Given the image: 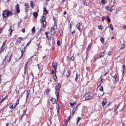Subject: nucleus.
I'll return each mask as SVG.
<instances>
[{
	"mask_svg": "<svg viewBox=\"0 0 126 126\" xmlns=\"http://www.w3.org/2000/svg\"><path fill=\"white\" fill-rule=\"evenodd\" d=\"M111 53H112V52L110 51L108 53V55H110L111 54Z\"/></svg>",
	"mask_w": 126,
	"mask_h": 126,
	"instance_id": "nucleus-55",
	"label": "nucleus"
},
{
	"mask_svg": "<svg viewBox=\"0 0 126 126\" xmlns=\"http://www.w3.org/2000/svg\"><path fill=\"white\" fill-rule=\"evenodd\" d=\"M7 96H5V97L1 100L0 102V103H1L2 101H4V100H5L6 99Z\"/></svg>",
	"mask_w": 126,
	"mask_h": 126,
	"instance_id": "nucleus-50",
	"label": "nucleus"
},
{
	"mask_svg": "<svg viewBox=\"0 0 126 126\" xmlns=\"http://www.w3.org/2000/svg\"><path fill=\"white\" fill-rule=\"evenodd\" d=\"M112 7H113V6H111L110 8V9H109V11H110V12L112 11L113 10V9H112Z\"/></svg>",
	"mask_w": 126,
	"mask_h": 126,
	"instance_id": "nucleus-54",
	"label": "nucleus"
},
{
	"mask_svg": "<svg viewBox=\"0 0 126 126\" xmlns=\"http://www.w3.org/2000/svg\"><path fill=\"white\" fill-rule=\"evenodd\" d=\"M53 77L54 79H55L56 81H57V77L56 75V73H55V74L54 76H53Z\"/></svg>",
	"mask_w": 126,
	"mask_h": 126,
	"instance_id": "nucleus-25",
	"label": "nucleus"
},
{
	"mask_svg": "<svg viewBox=\"0 0 126 126\" xmlns=\"http://www.w3.org/2000/svg\"><path fill=\"white\" fill-rule=\"evenodd\" d=\"M32 34L35 32V29L34 26V27L32 28Z\"/></svg>",
	"mask_w": 126,
	"mask_h": 126,
	"instance_id": "nucleus-22",
	"label": "nucleus"
},
{
	"mask_svg": "<svg viewBox=\"0 0 126 126\" xmlns=\"http://www.w3.org/2000/svg\"><path fill=\"white\" fill-rule=\"evenodd\" d=\"M44 12H46V14H47V10H46V9L45 8H44Z\"/></svg>",
	"mask_w": 126,
	"mask_h": 126,
	"instance_id": "nucleus-48",
	"label": "nucleus"
},
{
	"mask_svg": "<svg viewBox=\"0 0 126 126\" xmlns=\"http://www.w3.org/2000/svg\"><path fill=\"white\" fill-rule=\"evenodd\" d=\"M30 5L31 6L32 8H33V2L32 1H31L30 2Z\"/></svg>",
	"mask_w": 126,
	"mask_h": 126,
	"instance_id": "nucleus-32",
	"label": "nucleus"
},
{
	"mask_svg": "<svg viewBox=\"0 0 126 126\" xmlns=\"http://www.w3.org/2000/svg\"><path fill=\"white\" fill-rule=\"evenodd\" d=\"M19 101L18 99H17V101H16V105H17L19 104Z\"/></svg>",
	"mask_w": 126,
	"mask_h": 126,
	"instance_id": "nucleus-43",
	"label": "nucleus"
},
{
	"mask_svg": "<svg viewBox=\"0 0 126 126\" xmlns=\"http://www.w3.org/2000/svg\"><path fill=\"white\" fill-rule=\"evenodd\" d=\"M16 11L18 13L20 12V11L19 10V5L18 4H17L16 6Z\"/></svg>",
	"mask_w": 126,
	"mask_h": 126,
	"instance_id": "nucleus-6",
	"label": "nucleus"
},
{
	"mask_svg": "<svg viewBox=\"0 0 126 126\" xmlns=\"http://www.w3.org/2000/svg\"><path fill=\"white\" fill-rule=\"evenodd\" d=\"M91 44L90 43V44H89L88 46V47H87V51L88 50H89L90 49H91Z\"/></svg>",
	"mask_w": 126,
	"mask_h": 126,
	"instance_id": "nucleus-21",
	"label": "nucleus"
},
{
	"mask_svg": "<svg viewBox=\"0 0 126 126\" xmlns=\"http://www.w3.org/2000/svg\"><path fill=\"white\" fill-rule=\"evenodd\" d=\"M80 24L79 23H78L76 25V27L78 29L79 31L80 32Z\"/></svg>",
	"mask_w": 126,
	"mask_h": 126,
	"instance_id": "nucleus-7",
	"label": "nucleus"
},
{
	"mask_svg": "<svg viewBox=\"0 0 126 126\" xmlns=\"http://www.w3.org/2000/svg\"><path fill=\"white\" fill-rule=\"evenodd\" d=\"M99 90L101 91H103V87L102 86H100L99 88Z\"/></svg>",
	"mask_w": 126,
	"mask_h": 126,
	"instance_id": "nucleus-38",
	"label": "nucleus"
},
{
	"mask_svg": "<svg viewBox=\"0 0 126 126\" xmlns=\"http://www.w3.org/2000/svg\"><path fill=\"white\" fill-rule=\"evenodd\" d=\"M92 98V96L90 95H88L86 96L85 98V100H88L91 99Z\"/></svg>",
	"mask_w": 126,
	"mask_h": 126,
	"instance_id": "nucleus-11",
	"label": "nucleus"
},
{
	"mask_svg": "<svg viewBox=\"0 0 126 126\" xmlns=\"http://www.w3.org/2000/svg\"><path fill=\"white\" fill-rule=\"evenodd\" d=\"M50 91V90L48 89H47L46 93L47 94V93H49Z\"/></svg>",
	"mask_w": 126,
	"mask_h": 126,
	"instance_id": "nucleus-34",
	"label": "nucleus"
},
{
	"mask_svg": "<svg viewBox=\"0 0 126 126\" xmlns=\"http://www.w3.org/2000/svg\"><path fill=\"white\" fill-rule=\"evenodd\" d=\"M123 28L124 29H126V25L124 26Z\"/></svg>",
	"mask_w": 126,
	"mask_h": 126,
	"instance_id": "nucleus-64",
	"label": "nucleus"
},
{
	"mask_svg": "<svg viewBox=\"0 0 126 126\" xmlns=\"http://www.w3.org/2000/svg\"><path fill=\"white\" fill-rule=\"evenodd\" d=\"M12 27V26H11V27H10V29L11 30V31L10 32V34H11L12 33V32L13 31V30H11V28Z\"/></svg>",
	"mask_w": 126,
	"mask_h": 126,
	"instance_id": "nucleus-53",
	"label": "nucleus"
},
{
	"mask_svg": "<svg viewBox=\"0 0 126 126\" xmlns=\"http://www.w3.org/2000/svg\"><path fill=\"white\" fill-rule=\"evenodd\" d=\"M106 63V61H103L102 62V63L103 64H104Z\"/></svg>",
	"mask_w": 126,
	"mask_h": 126,
	"instance_id": "nucleus-59",
	"label": "nucleus"
},
{
	"mask_svg": "<svg viewBox=\"0 0 126 126\" xmlns=\"http://www.w3.org/2000/svg\"><path fill=\"white\" fill-rule=\"evenodd\" d=\"M57 107H58V108H57V107H56V108L57 109V112H59V104H58V106H57Z\"/></svg>",
	"mask_w": 126,
	"mask_h": 126,
	"instance_id": "nucleus-42",
	"label": "nucleus"
},
{
	"mask_svg": "<svg viewBox=\"0 0 126 126\" xmlns=\"http://www.w3.org/2000/svg\"><path fill=\"white\" fill-rule=\"evenodd\" d=\"M61 88V85L60 83H58L55 87V94L58 99L59 96L60 90Z\"/></svg>",
	"mask_w": 126,
	"mask_h": 126,
	"instance_id": "nucleus-1",
	"label": "nucleus"
},
{
	"mask_svg": "<svg viewBox=\"0 0 126 126\" xmlns=\"http://www.w3.org/2000/svg\"><path fill=\"white\" fill-rule=\"evenodd\" d=\"M119 106V104L117 105H115L114 107V111H115L118 108Z\"/></svg>",
	"mask_w": 126,
	"mask_h": 126,
	"instance_id": "nucleus-16",
	"label": "nucleus"
},
{
	"mask_svg": "<svg viewBox=\"0 0 126 126\" xmlns=\"http://www.w3.org/2000/svg\"><path fill=\"white\" fill-rule=\"evenodd\" d=\"M9 105H10L9 108L11 109H13V105L12 104L10 103H9Z\"/></svg>",
	"mask_w": 126,
	"mask_h": 126,
	"instance_id": "nucleus-26",
	"label": "nucleus"
},
{
	"mask_svg": "<svg viewBox=\"0 0 126 126\" xmlns=\"http://www.w3.org/2000/svg\"><path fill=\"white\" fill-rule=\"evenodd\" d=\"M109 8V6H107L105 7V8L106 9V10L108 11L109 10V9H108V8Z\"/></svg>",
	"mask_w": 126,
	"mask_h": 126,
	"instance_id": "nucleus-46",
	"label": "nucleus"
},
{
	"mask_svg": "<svg viewBox=\"0 0 126 126\" xmlns=\"http://www.w3.org/2000/svg\"><path fill=\"white\" fill-rule=\"evenodd\" d=\"M78 78V75L76 73V77H75V80L76 81H77V80Z\"/></svg>",
	"mask_w": 126,
	"mask_h": 126,
	"instance_id": "nucleus-39",
	"label": "nucleus"
},
{
	"mask_svg": "<svg viewBox=\"0 0 126 126\" xmlns=\"http://www.w3.org/2000/svg\"><path fill=\"white\" fill-rule=\"evenodd\" d=\"M52 65L53 67L54 68L55 71H56L57 69V63L55 62H53L52 64Z\"/></svg>",
	"mask_w": 126,
	"mask_h": 126,
	"instance_id": "nucleus-3",
	"label": "nucleus"
},
{
	"mask_svg": "<svg viewBox=\"0 0 126 126\" xmlns=\"http://www.w3.org/2000/svg\"><path fill=\"white\" fill-rule=\"evenodd\" d=\"M105 54V52L104 51L103 52H101L99 55V56L98 57V58H100L104 56Z\"/></svg>",
	"mask_w": 126,
	"mask_h": 126,
	"instance_id": "nucleus-5",
	"label": "nucleus"
},
{
	"mask_svg": "<svg viewBox=\"0 0 126 126\" xmlns=\"http://www.w3.org/2000/svg\"><path fill=\"white\" fill-rule=\"evenodd\" d=\"M12 14L13 13L11 12L8 10H5L3 12L2 15L3 17L6 18L12 15Z\"/></svg>",
	"mask_w": 126,
	"mask_h": 126,
	"instance_id": "nucleus-2",
	"label": "nucleus"
},
{
	"mask_svg": "<svg viewBox=\"0 0 126 126\" xmlns=\"http://www.w3.org/2000/svg\"><path fill=\"white\" fill-rule=\"evenodd\" d=\"M21 31L23 32V33L25 31V29H22L21 30Z\"/></svg>",
	"mask_w": 126,
	"mask_h": 126,
	"instance_id": "nucleus-58",
	"label": "nucleus"
},
{
	"mask_svg": "<svg viewBox=\"0 0 126 126\" xmlns=\"http://www.w3.org/2000/svg\"><path fill=\"white\" fill-rule=\"evenodd\" d=\"M43 23V27L44 28L46 26V25L47 24V22L46 21H42Z\"/></svg>",
	"mask_w": 126,
	"mask_h": 126,
	"instance_id": "nucleus-19",
	"label": "nucleus"
},
{
	"mask_svg": "<svg viewBox=\"0 0 126 126\" xmlns=\"http://www.w3.org/2000/svg\"><path fill=\"white\" fill-rule=\"evenodd\" d=\"M57 25H54L53 27H52L51 29V30L55 31L57 29Z\"/></svg>",
	"mask_w": 126,
	"mask_h": 126,
	"instance_id": "nucleus-10",
	"label": "nucleus"
},
{
	"mask_svg": "<svg viewBox=\"0 0 126 126\" xmlns=\"http://www.w3.org/2000/svg\"><path fill=\"white\" fill-rule=\"evenodd\" d=\"M28 68V65H25L24 68L27 69Z\"/></svg>",
	"mask_w": 126,
	"mask_h": 126,
	"instance_id": "nucleus-60",
	"label": "nucleus"
},
{
	"mask_svg": "<svg viewBox=\"0 0 126 126\" xmlns=\"http://www.w3.org/2000/svg\"><path fill=\"white\" fill-rule=\"evenodd\" d=\"M25 6V10L26 13L28 12V9L29 8V6H28V4L27 3H25L24 4Z\"/></svg>",
	"mask_w": 126,
	"mask_h": 126,
	"instance_id": "nucleus-4",
	"label": "nucleus"
},
{
	"mask_svg": "<svg viewBox=\"0 0 126 126\" xmlns=\"http://www.w3.org/2000/svg\"><path fill=\"white\" fill-rule=\"evenodd\" d=\"M4 46H3L2 45L1 47V48L0 50V52L1 53L2 52H3L5 49V48L4 47H3Z\"/></svg>",
	"mask_w": 126,
	"mask_h": 126,
	"instance_id": "nucleus-20",
	"label": "nucleus"
},
{
	"mask_svg": "<svg viewBox=\"0 0 126 126\" xmlns=\"http://www.w3.org/2000/svg\"><path fill=\"white\" fill-rule=\"evenodd\" d=\"M56 100L54 99L53 98V99H52L51 100V102L52 104H54L55 103H56Z\"/></svg>",
	"mask_w": 126,
	"mask_h": 126,
	"instance_id": "nucleus-24",
	"label": "nucleus"
},
{
	"mask_svg": "<svg viewBox=\"0 0 126 126\" xmlns=\"http://www.w3.org/2000/svg\"><path fill=\"white\" fill-rule=\"evenodd\" d=\"M81 118L80 117H78V120L77 121V123L80 120V119H81Z\"/></svg>",
	"mask_w": 126,
	"mask_h": 126,
	"instance_id": "nucleus-56",
	"label": "nucleus"
},
{
	"mask_svg": "<svg viewBox=\"0 0 126 126\" xmlns=\"http://www.w3.org/2000/svg\"><path fill=\"white\" fill-rule=\"evenodd\" d=\"M23 117H22V116H20L19 117V119L20 120H21L22 119V118Z\"/></svg>",
	"mask_w": 126,
	"mask_h": 126,
	"instance_id": "nucleus-62",
	"label": "nucleus"
},
{
	"mask_svg": "<svg viewBox=\"0 0 126 126\" xmlns=\"http://www.w3.org/2000/svg\"><path fill=\"white\" fill-rule=\"evenodd\" d=\"M49 32H45V34L46 36V37L48 39V40L49 37L47 35L49 33Z\"/></svg>",
	"mask_w": 126,
	"mask_h": 126,
	"instance_id": "nucleus-36",
	"label": "nucleus"
},
{
	"mask_svg": "<svg viewBox=\"0 0 126 126\" xmlns=\"http://www.w3.org/2000/svg\"><path fill=\"white\" fill-rule=\"evenodd\" d=\"M23 117H22V116H20L19 117V119L20 120H21L22 119V118Z\"/></svg>",
	"mask_w": 126,
	"mask_h": 126,
	"instance_id": "nucleus-61",
	"label": "nucleus"
},
{
	"mask_svg": "<svg viewBox=\"0 0 126 126\" xmlns=\"http://www.w3.org/2000/svg\"><path fill=\"white\" fill-rule=\"evenodd\" d=\"M107 20L108 21V22H109L110 23V22H111L110 19L109 18H108Z\"/></svg>",
	"mask_w": 126,
	"mask_h": 126,
	"instance_id": "nucleus-51",
	"label": "nucleus"
},
{
	"mask_svg": "<svg viewBox=\"0 0 126 126\" xmlns=\"http://www.w3.org/2000/svg\"><path fill=\"white\" fill-rule=\"evenodd\" d=\"M86 70L87 71H89L90 69L88 67H86Z\"/></svg>",
	"mask_w": 126,
	"mask_h": 126,
	"instance_id": "nucleus-57",
	"label": "nucleus"
},
{
	"mask_svg": "<svg viewBox=\"0 0 126 126\" xmlns=\"http://www.w3.org/2000/svg\"><path fill=\"white\" fill-rule=\"evenodd\" d=\"M110 28L111 31H112L113 30V28L112 25L111 24L110 25Z\"/></svg>",
	"mask_w": 126,
	"mask_h": 126,
	"instance_id": "nucleus-37",
	"label": "nucleus"
},
{
	"mask_svg": "<svg viewBox=\"0 0 126 126\" xmlns=\"http://www.w3.org/2000/svg\"><path fill=\"white\" fill-rule=\"evenodd\" d=\"M76 104V102H74L73 103H72L71 102L69 103L70 104L72 107L74 105H75Z\"/></svg>",
	"mask_w": 126,
	"mask_h": 126,
	"instance_id": "nucleus-28",
	"label": "nucleus"
},
{
	"mask_svg": "<svg viewBox=\"0 0 126 126\" xmlns=\"http://www.w3.org/2000/svg\"><path fill=\"white\" fill-rule=\"evenodd\" d=\"M31 40L30 41L26 44V47H27L30 44Z\"/></svg>",
	"mask_w": 126,
	"mask_h": 126,
	"instance_id": "nucleus-40",
	"label": "nucleus"
},
{
	"mask_svg": "<svg viewBox=\"0 0 126 126\" xmlns=\"http://www.w3.org/2000/svg\"><path fill=\"white\" fill-rule=\"evenodd\" d=\"M107 102L106 99V98H103V101L102 102V104L103 106L106 105Z\"/></svg>",
	"mask_w": 126,
	"mask_h": 126,
	"instance_id": "nucleus-9",
	"label": "nucleus"
},
{
	"mask_svg": "<svg viewBox=\"0 0 126 126\" xmlns=\"http://www.w3.org/2000/svg\"><path fill=\"white\" fill-rule=\"evenodd\" d=\"M22 39V37H18L16 39L17 42L19 43H20L21 42V41Z\"/></svg>",
	"mask_w": 126,
	"mask_h": 126,
	"instance_id": "nucleus-8",
	"label": "nucleus"
},
{
	"mask_svg": "<svg viewBox=\"0 0 126 126\" xmlns=\"http://www.w3.org/2000/svg\"><path fill=\"white\" fill-rule=\"evenodd\" d=\"M23 113L22 114L23 115H25L26 114V111L25 110H23Z\"/></svg>",
	"mask_w": 126,
	"mask_h": 126,
	"instance_id": "nucleus-52",
	"label": "nucleus"
},
{
	"mask_svg": "<svg viewBox=\"0 0 126 126\" xmlns=\"http://www.w3.org/2000/svg\"><path fill=\"white\" fill-rule=\"evenodd\" d=\"M41 32V29H40L39 31H38V35Z\"/></svg>",
	"mask_w": 126,
	"mask_h": 126,
	"instance_id": "nucleus-47",
	"label": "nucleus"
},
{
	"mask_svg": "<svg viewBox=\"0 0 126 126\" xmlns=\"http://www.w3.org/2000/svg\"><path fill=\"white\" fill-rule=\"evenodd\" d=\"M113 77V79H112V80H113L114 82L115 83L116 82V74H115L114 76H112Z\"/></svg>",
	"mask_w": 126,
	"mask_h": 126,
	"instance_id": "nucleus-14",
	"label": "nucleus"
},
{
	"mask_svg": "<svg viewBox=\"0 0 126 126\" xmlns=\"http://www.w3.org/2000/svg\"><path fill=\"white\" fill-rule=\"evenodd\" d=\"M33 15L35 18H36L38 16V14L36 12H35L33 13Z\"/></svg>",
	"mask_w": 126,
	"mask_h": 126,
	"instance_id": "nucleus-18",
	"label": "nucleus"
},
{
	"mask_svg": "<svg viewBox=\"0 0 126 126\" xmlns=\"http://www.w3.org/2000/svg\"><path fill=\"white\" fill-rule=\"evenodd\" d=\"M101 4H102V5L104 4L105 3V0H101Z\"/></svg>",
	"mask_w": 126,
	"mask_h": 126,
	"instance_id": "nucleus-30",
	"label": "nucleus"
},
{
	"mask_svg": "<svg viewBox=\"0 0 126 126\" xmlns=\"http://www.w3.org/2000/svg\"><path fill=\"white\" fill-rule=\"evenodd\" d=\"M59 32L60 33L61 35L62 36L63 35V31L61 30V29L59 31Z\"/></svg>",
	"mask_w": 126,
	"mask_h": 126,
	"instance_id": "nucleus-29",
	"label": "nucleus"
},
{
	"mask_svg": "<svg viewBox=\"0 0 126 126\" xmlns=\"http://www.w3.org/2000/svg\"><path fill=\"white\" fill-rule=\"evenodd\" d=\"M55 73H56L55 72V71L53 70H52V74L53 75H54V74H55Z\"/></svg>",
	"mask_w": 126,
	"mask_h": 126,
	"instance_id": "nucleus-45",
	"label": "nucleus"
},
{
	"mask_svg": "<svg viewBox=\"0 0 126 126\" xmlns=\"http://www.w3.org/2000/svg\"><path fill=\"white\" fill-rule=\"evenodd\" d=\"M29 90H28L27 91V95L26 96V101H27L28 99V98L29 96V93L28 92V91Z\"/></svg>",
	"mask_w": 126,
	"mask_h": 126,
	"instance_id": "nucleus-23",
	"label": "nucleus"
},
{
	"mask_svg": "<svg viewBox=\"0 0 126 126\" xmlns=\"http://www.w3.org/2000/svg\"><path fill=\"white\" fill-rule=\"evenodd\" d=\"M25 48H26V47L25 48V47H24V50H21V56H20V57L18 59V60L20 59L22 57L23 54L25 51Z\"/></svg>",
	"mask_w": 126,
	"mask_h": 126,
	"instance_id": "nucleus-15",
	"label": "nucleus"
},
{
	"mask_svg": "<svg viewBox=\"0 0 126 126\" xmlns=\"http://www.w3.org/2000/svg\"><path fill=\"white\" fill-rule=\"evenodd\" d=\"M102 78L98 82V83L97 84V85L98 86H99L101 85V83L102 82Z\"/></svg>",
	"mask_w": 126,
	"mask_h": 126,
	"instance_id": "nucleus-17",
	"label": "nucleus"
},
{
	"mask_svg": "<svg viewBox=\"0 0 126 126\" xmlns=\"http://www.w3.org/2000/svg\"><path fill=\"white\" fill-rule=\"evenodd\" d=\"M7 42V40H5V41L3 42V44L2 45L3 46H4L5 43H6Z\"/></svg>",
	"mask_w": 126,
	"mask_h": 126,
	"instance_id": "nucleus-49",
	"label": "nucleus"
},
{
	"mask_svg": "<svg viewBox=\"0 0 126 126\" xmlns=\"http://www.w3.org/2000/svg\"><path fill=\"white\" fill-rule=\"evenodd\" d=\"M42 21H45V20L46 18L45 16H42Z\"/></svg>",
	"mask_w": 126,
	"mask_h": 126,
	"instance_id": "nucleus-35",
	"label": "nucleus"
},
{
	"mask_svg": "<svg viewBox=\"0 0 126 126\" xmlns=\"http://www.w3.org/2000/svg\"><path fill=\"white\" fill-rule=\"evenodd\" d=\"M100 40L101 42L103 43L104 42V38L102 37H101L100 38Z\"/></svg>",
	"mask_w": 126,
	"mask_h": 126,
	"instance_id": "nucleus-31",
	"label": "nucleus"
},
{
	"mask_svg": "<svg viewBox=\"0 0 126 126\" xmlns=\"http://www.w3.org/2000/svg\"><path fill=\"white\" fill-rule=\"evenodd\" d=\"M55 32L54 31L51 30V35H53L55 33Z\"/></svg>",
	"mask_w": 126,
	"mask_h": 126,
	"instance_id": "nucleus-33",
	"label": "nucleus"
},
{
	"mask_svg": "<svg viewBox=\"0 0 126 126\" xmlns=\"http://www.w3.org/2000/svg\"><path fill=\"white\" fill-rule=\"evenodd\" d=\"M11 59V57H10L9 58V60L8 61V62L9 63L10 62Z\"/></svg>",
	"mask_w": 126,
	"mask_h": 126,
	"instance_id": "nucleus-63",
	"label": "nucleus"
},
{
	"mask_svg": "<svg viewBox=\"0 0 126 126\" xmlns=\"http://www.w3.org/2000/svg\"><path fill=\"white\" fill-rule=\"evenodd\" d=\"M93 31L92 30H90L88 32V36L89 37H90L92 36V32Z\"/></svg>",
	"mask_w": 126,
	"mask_h": 126,
	"instance_id": "nucleus-13",
	"label": "nucleus"
},
{
	"mask_svg": "<svg viewBox=\"0 0 126 126\" xmlns=\"http://www.w3.org/2000/svg\"><path fill=\"white\" fill-rule=\"evenodd\" d=\"M70 115L67 118V119L66 120V121H67V122H68L69 121V120L70 119Z\"/></svg>",
	"mask_w": 126,
	"mask_h": 126,
	"instance_id": "nucleus-41",
	"label": "nucleus"
},
{
	"mask_svg": "<svg viewBox=\"0 0 126 126\" xmlns=\"http://www.w3.org/2000/svg\"><path fill=\"white\" fill-rule=\"evenodd\" d=\"M77 109L78 108H77V106L74 107L73 109V114L77 110Z\"/></svg>",
	"mask_w": 126,
	"mask_h": 126,
	"instance_id": "nucleus-12",
	"label": "nucleus"
},
{
	"mask_svg": "<svg viewBox=\"0 0 126 126\" xmlns=\"http://www.w3.org/2000/svg\"><path fill=\"white\" fill-rule=\"evenodd\" d=\"M70 75L69 73V72H68L66 73V76L67 77H68Z\"/></svg>",
	"mask_w": 126,
	"mask_h": 126,
	"instance_id": "nucleus-44",
	"label": "nucleus"
},
{
	"mask_svg": "<svg viewBox=\"0 0 126 126\" xmlns=\"http://www.w3.org/2000/svg\"><path fill=\"white\" fill-rule=\"evenodd\" d=\"M60 41L59 40H57V45L58 46H60Z\"/></svg>",
	"mask_w": 126,
	"mask_h": 126,
	"instance_id": "nucleus-27",
	"label": "nucleus"
}]
</instances>
